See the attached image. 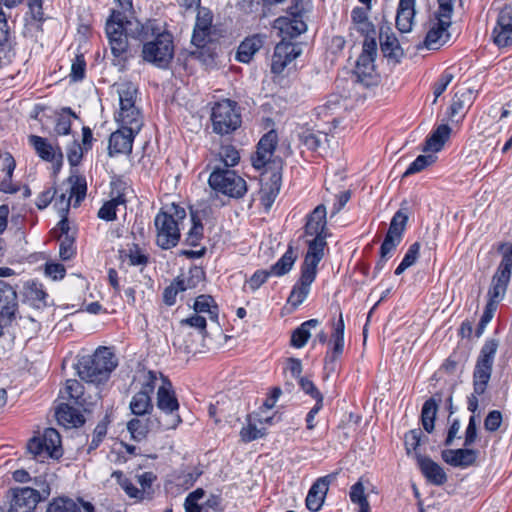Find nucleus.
<instances>
[{
  "mask_svg": "<svg viewBox=\"0 0 512 512\" xmlns=\"http://www.w3.org/2000/svg\"><path fill=\"white\" fill-rule=\"evenodd\" d=\"M118 362L114 353L108 347H99L92 355H85L78 359L75 368L79 377L89 383L100 384L106 382Z\"/></svg>",
  "mask_w": 512,
  "mask_h": 512,
  "instance_id": "obj_1",
  "label": "nucleus"
},
{
  "mask_svg": "<svg viewBox=\"0 0 512 512\" xmlns=\"http://www.w3.org/2000/svg\"><path fill=\"white\" fill-rule=\"evenodd\" d=\"M499 341L489 338L485 341L476 360L473 371V393L468 397L467 408L475 415L478 409V396L485 393L491 378Z\"/></svg>",
  "mask_w": 512,
  "mask_h": 512,
  "instance_id": "obj_2",
  "label": "nucleus"
},
{
  "mask_svg": "<svg viewBox=\"0 0 512 512\" xmlns=\"http://www.w3.org/2000/svg\"><path fill=\"white\" fill-rule=\"evenodd\" d=\"M125 15L113 10L106 21L105 31L108 38L111 53L113 55L112 65L124 70L127 62L132 57L129 50L128 37L126 33Z\"/></svg>",
  "mask_w": 512,
  "mask_h": 512,
  "instance_id": "obj_3",
  "label": "nucleus"
},
{
  "mask_svg": "<svg viewBox=\"0 0 512 512\" xmlns=\"http://www.w3.org/2000/svg\"><path fill=\"white\" fill-rule=\"evenodd\" d=\"M161 385L158 387L156 406L159 415L156 416L157 429L166 431L175 429L182 419L179 415V402L169 378L160 374Z\"/></svg>",
  "mask_w": 512,
  "mask_h": 512,
  "instance_id": "obj_4",
  "label": "nucleus"
},
{
  "mask_svg": "<svg viewBox=\"0 0 512 512\" xmlns=\"http://www.w3.org/2000/svg\"><path fill=\"white\" fill-rule=\"evenodd\" d=\"M141 57L143 61L157 68L165 69L174 57L173 36L167 30L142 46Z\"/></svg>",
  "mask_w": 512,
  "mask_h": 512,
  "instance_id": "obj_5",
  "label": "nucleus"
},
{
  "mask_svg": "<svg viewBox=\"0 0 512 512\" xmlns=\"http://www.w3.org/2000/svg\"><path fill=\"white\" fill-rule=\"evenodd\" d=\"M211 120L213 131L226 135L237 130L242 123L240 108L237 102L223 99L212 107Z\"/></svg>",
  "mask_w": 512,
  "mask_h": 512,
  "instance_id": "obj_6",
  "label": "nucleus"
},
{
  "mask_svg": "<svg viewBox=\"0 0 512 512\" xmlns=\"http://www.w3.org/2000/svg\"><path fill=\"white\" fill-rule=\"evenodd\" d=\"M209 186L216 192L240 199L247 192L246 181L234 170L216 167L208 179Z\"/></svg>",
  "mask_w": 512,
  "mask_h": 512,
  "instance_id": "obj_7",
  "label": "nucleus"
},
{
  "mask_svg": "<svg viewBox=\"0 0 512 512\" xmlns=\"http://www.w3.org/2000/svg\"><path fill=\"white\" fill-rule=\"evenodd\" d=\"M119 96L120 110L116 120L124 124L143 125V118L135 102L138 95V86L132 81H122L115 84Z\"/></svg>",
  "mask_w": 512,
  "mask_h": 512,
  "instance_id": "obj_8",
  "label": "nucleus"
},
{
  "mask_svg": "<svg viewBox=\"0 0 512 512\" xmlns=\"http://www.w3.org/2000/svg\"><path fill=\"white\" fill-rule=\"evenodd\" d=\"M27 450L39 462L48 458L59 459L63 455L61 436L56 429L46 428L42 435L28 441Z\"/></svg>",
  "mask_w": 512,
  "mask_h": 512,
  "instance_id": "obj_9",
  "label": "nucleus"
},
{
  "mask_svg": "<svg viewBox=\"0 0 512 512\" xmlns=\"http://www.w3.org/2000/svg\"><path fill=\"white\" fill-rule=\"evenodd\" d=\"M41 485V491L31 487L11 489L12 499L9 512H33L37 504L50 494L49 485L45 482H41Z\"/></svg>",
  "mask_w": 512,
  "mask_h": 512,
  "instance_id": "obj_10",
  "label": "nucleus"
},
{
  "mask_svg": "<svg viewBox=\"0 0 512 512\" xmlns=\"http://www.w3.org/2000/svg\"><path fill=\"white\" fill-rule=\"evenodd\" d=\"M278 143V135L275 130H270L265 133L257 144L256 152L251 156L252 166L257 169H265V173L272 169L276 170L277 167L282 169L280 160H272L271 157L274 154Z\"/></svg>",
  "mask_w": 512,
  "mask_h": 512,
  "instance_id": "obj_11",
  "label": "nucleus"
},
{
  "mask_svg": "<svg viewBox=\"0 0 512 512\" xmlns=\"http://www.w3.org/2000/svg\"><path fill=\"white\" fill-rule=\"evenodd\" d=\"M154 224L157 230V245L168 250L175 247L180 240V229L178 224L173 220L172 216L160 210L155 219Z\"/></svg>",
  "mask_w": 512,
  "mask_h": 512,
  "instance_id": "obj_12",
  "label": "nucleus"
},
{
  "mask_svg": "<svg viewBox=\"0 0 512 512\" xmlns=\"http://www.w3.org/2000/svg\"><path fill=\"white\" fill-rule=\"evenodd\" d=\"M121 127L113 132L109 137L108 155L114 157L117 154H130L133 148L135 136L142 128L141 124H124L120 123Z\"/></svg>",
  "mask_w": 512,
  "mask_h": 512,
  "instance_id": "obj_13",
  "label": "nucleus"
},
{
  "mask_svg": "<svg viewBox=\"0 0 512 512\" xmlns=\"http://www.w3.org/2000/svg\"><path fill=\"white\" fill-rule=\"evenodd\" d=\"M124 22L126 24V33L130 38L142 43V46L166 30L156 19H147L145 22H141L138 19L128 20L125 17Z\"/></svg>",
  "mask_w": 512,
  "mask_h": 512,
  "instance_id": "obj_14",
  "label": "nucleus"
},
{
  "mask_svg": "<svg viewBox=\"0 0 512 512\" xmlns=\"http://www.w3.org/2000/svg\"><path fill=\"white\" fill-rule=\"evenodd\" d=\"M18 311V296L16 289L4 280H0V336L2 324L11 323Z\"/></svg>",
  "mask_w": 512,
  "mask_h": 512,
  "instance_id": "obj_15",
  "label": "nucleus"
},
{
  "mask_svg": "<svg viewBox=\"0 0 512 512\" xmlns=\"http://www.w3.org/2000/svg\"><path fill=\"white\" fill-rule=\"evenodd\" d=\"M28 140L42 160L53 164L54 173L59 172L63 164V153L60 147L54 148L46 138L37 135H30Z\"/></svg>",
  "mask_w": 512,
  "mask_h": 512,
  "instance_id": "obj_16",
  "label": "nucleus"
},
{
  "mask_svg": "<svg viewBox=\"0 0 512 512\" xmlns=\"http://www.w3.org/2000/svg\"><path fill=\"white\" fill-rule=\"evenodd\" d=\"M493 42L499 48L512 46V8H503L492 31Z\"/></svg>",
  "mask_w": 512,
  "mask_h": 512,
  "instance_id": "obj_17",
  "label": "nucleus"
},
{
  "mask_svg": "<svg viewBox=\"0 0 512 512\" xmlns=\"http://www.w3.org/2000/svg\"><path fill=\"white\" fill-rule=\"evenodd\" d=\"M451 26V18L439 16L435 13V21L431 23L424 39V46L429 50L438 49L446 43L450 37L448 28Z\"/></svg>",
  "mask_w": 512,
  "mask_h": 512,
  "instance_id": "obj_18",
  "label": "nucleus"
},
{
  "mask_svg": "<svg viewBox=\"0 0 512 512\" xmlns=\"http://www.w3.org/2000/svg\"><path fill=\"white\" fill-rule=\"evenodd\" d=\"M335 479V474L318 478L310 487L305 504L308 510L317 512L322 508L329 484Z\"/></svg>",
  "mask_w": 512,
  "mask_h": 512,
  "instance_id": "obj_19",
  "label": "nucleus"
},
{
  "mask_svg": "<svg viewBox=\"0 0 512 512\" xmlns=\"http://www.w3.org/2000/svg\"><path fill=\"white\" fill-rule=\"evenodd\" d=\"M328 236H313V239L307 241V252L301 265V270L317 274V267L324 257V249L327 246Z\"/></svg>",
  "mask_w": 512,
  "mask_h": 512,
  "instance_id": "obj_20",
  "label": "nucleus"
},
{
  "mask_svg": "<svg viewBox=\"0 0 512 512\" xmlns=\"http://www.w3.org/2000/svg\"><path fill=\"white\" fill-rule=\"evenodd\" d=\"M213 14L209 8L198 7V13L192 34V43L197 47L205 45L211 34Z\"/></svg>",
  "mask_w": 512,
  "mask_h": 512,
  "instance_id": "obj_21",
  "label": "nucleus"
},
{
  "mask_svg": "<svg viewBox=\"0 0 512 512\" xmlns=\"http://www.w3.org/2000/svg\"><path fill=\"white\" fill-rule=\"evenodd\" d=\"M390 27H381L379 33L380 48L385 58L394 65L399 64L404 51L394 33H389Z\"/></svg>",
  "mask_w": 512,
  "mask_h": 512,
  "instance_id": "obj_22",
  "label": "nucleus"
},
{
  "mask_svg": "<svg viewBox=\"0 0 512 512\" xmlns=\"http://www.w3.org/2000/svg\"><path fill=\"white\" fill-rule=\"evenodd\" d=\"M478 451L469 447L459 449H445L441 452L442 460L452 466L468 468L476 463Z\"/></svg>",
  "mask_w": 512,
  "mask_h": 512,
  "instance_id": "obj_23",
  "label": "nucleus"
},
{
  "mask_svg": "<svg viewBox=\"0 0 512 512\" xmlns=\"http://www.w3.org/2000/svg\"><path fill=\"white\" fill-rule=\"evenodd\" d=\"M300 54L295 46L289 42H280L275 46L272 56L271 71L274 74H280L286 66L291 63Z\"/></svg>",
  "mask_w": 512,
  "mask_h": 512,
  "instance_id": "obj_24",
  "label": "nucleus"
},
{
  "mask_svg": "<svg viewBox=\"0 0 512 512\" xmlns=\"http://www.w3.org/2000/svg\"><path fill=\"white\" fill-rule=\"evenodd\" d=\"M417 464L423 476L433 485L441 486L447 482L444 469L428 456L416 454Z\"/></svg>",
  "mask_w": 512,
  "mask_h": 512,
  "instance_id": "obj_25",
  "label": "nucleus"
},
{
  "mask_svg": "<svg viewBox=\"0 0 512 512\" xmlns=\"http://www.w3.org/2000/svg\"><path fill=\"white\" fill-rule=\"evenodd\" d=\"M326 207L320 204L307 216L304 227L305 236H329L326 221Z\"/></svg>",
  "mask_w": 512,
  "mask_h": 512,
  "instance_id": "obj_26",
  "label": "nucleus"
},
{
  "mask_svg": "<svg viewBox=\"0 0 512 512\" xmlns=\"http://www.w3.org/2000/svg\"><path fill=\"white\" fill-rule=\"evenodd\" d=\"M317 274L301 270L300 278L293 286L292 291L288 297V303L294 308L301 305L307 298L310 292V286L314 282Z\"/></svg>",
  "mask_w": 512,
  "mask_h": 512,
  "instance_id": "obj_27",
  "label": "nucleus"
},
{
  "mask_svg": "<svg viewBox=\"0 0 512 512\" xmlns=\"http://www.w3.org/2000/svg\"><path fill=\"white\" fill-rule=\"evenodd\" d=\"M15 43L11 37L7 17L0 19V66L12 63L15 58Z\"/></svg>",
  "mask_w": 512,
  "mask_h": 512,
  "instance_id": "obj_28",
  "label": "nucleus"
},
{
  "mask_svg": "<svg viewBox=\"0 0 512 512\" xmlns=\"http://www.w3.org/2000/svg\"><path fill=\"white\" fill-rule=\"evenodd\" d=\"M46 512H95V508L90 502H77L68 497H58L48 504Z\"/></svg>",
  "mask_w": 512,
  "mask_h": 512,
  "instance_id": "obj_29",
  "label": "nucleus"
},
{
  "mask_svg": "<svg viewBox=\"0 0 512 512\" xmlns=\"http://www.w3.org/2000/svg\"><path fill=\"white\" fill-rule=\"evenodd\" d=\"M281 182L282 174L280 167H277L276 170L271 171L269 182L264 183L260 190V200L266 210L270 209L279 194Z\"/></svg>",
  "mask_w": 512,
  "mask_h": 512,
  "instance_id": "obj_30",
  "label": "nucleus"
},
{
  "mask_svg": "<svg viewBox=\"0 0 512 512\" xmlns=\"http://www.w3.org/2000/svg\"><path fill=\"white\" fill-rule=\"evenodd\" d=\"M415 16V0H399L396 14V27L402 32H410Z\"/></svg>",
  "mask_w": 512,
  "mask_h": 512,
  "instance_id": "obj_31",
  "label": "nucleus"
},
{
  "mask_svg": "<svg viewBox=\"0 0 512 512\" xmlns=\"http://www.w3.org/2000/svg\"><path fill=\"white\" fill-rule=\"evenodd\" d=\"M375 57L360 55L355 66V74L358 81L365 86H371L376 83L375 75Z\"/></svg>",
  "mask_w": 512,
  "mask_h": 512,
  "instance_id": "obj_32",
  "label": "nucleus"
},
{
  "mask_svg": "<svg viewBox=\"0 0 512 512\" xmlns=\"http://www.w3.org/2000/svg\"><path fill=\"white\" fill-rule=\"evenodd\" d=\"M264 36L255 34L247 37L238 47L236 59L242 63H249L254 54L263 46Z\"/></svg>",
  "mask_w": 512,
  "mask_h": 512,
  "instance_id": "obj_33",
  "label": "nucleus"
},
{
  "mask_svg": "<svg viewBox=\"0 0 512 512\" xmlns=\"http://www.w3.org/2000/svg\"><path fill=\"white\" fill-rule=\"evenodd\" d=\"M451 128L448 124H440L437 128L426 138L423 152H439L445 142L449 139Z\"/></svg>",
  "mask_w": 512,
  "mask_h": 512,
  "instance_id": "obj_34",
  "label": "nucleus"
},
{
  "mask_svg": "<svg viewBox=\"0 0 512 512\" xmlns=\"http://www.w3.org/2000/svg\"><path fill=\"white\" fill-rule=\"evenodd\" d=\"M56 418L60 424L65 426L79 427L85 423V418L80 411L66 403L58 406Z\"/></svg>",
  "mask_w": 512,
  "mask_h": 512,
  "instance_id": "obj_35",
  "label": "nucleus"
},
{
  "mask_svg": "<svg viewBox=\"0 0 512 512\" xmlns=\"http://www.w3.org/2000/svg\"><path fill=\"white\" fill-rule=\"evenodd\" d=\"M153 428H157L156 417L146 420L133 418L127 423V430L131 434L132 439L137 442L144 440L148 432Z\"/></svg>",
  "mask_w": 512,
  "mask_h": 512,
  "instance_id": "obj_36",
  "label": "nucleus"
},
{
  "mask_svg": "<svg viewBox=\"0 0 512 512\" xmlns=\"http://www.w3.org/2000/svg\"><path fill=\"white\" fill-rule=\"evenodd\" d=\"M299 142L310 151H318L329 139L326 133L306 129L299 133Z\"/></svg>",
  "mask_w": 512,
  "mask_h": 512,
  "instance_id": "obj_37",
  "label": "nucleus"
},
{
  "mask_svg": "<svg viewBox=\"0 0 512 512\" xmlns=\"http://www.w3.org/2000/svg\"><path fill=\"white\" fill-rule=\"evenodd\" d=\"M119 259L128 260L130 266L145 267L149 262V256L136 243L130 244L128 249H120Z\"/></svg>",
  "mask_w": 512,
  "mask_h": 512,
  "instance_id": "obj_38",
  "label": "nucleus"
},
{
  "mask_svg": "<svg viewBox=\"0 0 512 512\" xmlns=\"http://www.w3.org/2000/svg\"><path fill=\"white\" fill-rule=\"evenodd\" d=\"M320 324L318 319H309L303 322L299 327H297L291 335L290 344L295 348L304 347L310 336V330L312 328H316Z\"/></svg>",
  "mask_w": 512,
  "mask_h": 512,
  "instance_id": "obj_39",
  "label": "nucleus"
},
{
  "mask_svg": "<svg viewBox=\"0 0 512 512\" xmlns=\"http://www.w3.org/2000/svg\"><path fill=\"white\" fill-rule=\"evenodd\" d=\"M120 205H126V198L124 193L118 192V194L112 199L106 201L101 208L98 210V218L111 222L117 218V208Z\"/></svg>",
  "mask_w": 512,
  "mask_h": 512,
  "instance_id": "obj_40",
  "label": "nucleus"
},
{
  "mask_svg": "<svg viewBox=\"0 0 512 512\" xmlns=\"http://www.w3.org/2000/svg\"><path fill=\"white\" fill-rule=\"evenodd\" d=\"M437 411L438 404L433 397L424 402L421 410V422L427 433H432L434 431Z\"/></svg>",
  "mask_w": 512,
  "mask_h": 512,
  "instance_id": "obj_41",
  "label": "nucleus"
},
{
  "mask_svg": "<svg viewBox=\"0 0 512 512\" xmlns=\"http://www.w3.org/2000/svg\"><path fill=\"white\" fill-rule=\"evenodd\" d=\"M296 259L297 256L294 253V248L292 244H289L282 257L271 266L270 271L272 275L283 276L287 274L292 269Z\"/></svg>",
  "mask_w": 512,
  "mask_h": 512,
  "instance_id": "obj_42",
  "label": "nucleus"
},
{
  "mask_svg": "<svg viewBox=\"0 0 512 512\" xmlns=\"http://www.w3.org/2000/svg\"><path fill=\"white\" fill-rule=\"evenodd\" d=\"M129 407L132 414L136 416L150 414L153 410L151 396L146 394V392H137L132 397Z\"/></svg>",
  "mask_w": 512,
  "mask_h": 512,
  "instance_id": "obj_43",
  "label": "nucleus"
},
{
  "mask_svg": "<svg viewBox=\"0 0 512 512\" xmlns=\"http://www.w3.org/2000/svg\"><path fill=\"white\" fill-rule=\"evenodd\" d=\"M509 282V277L495 272L491 287L488 290V298L500 302L505 296Z\"/></svg>",
  "mask_w": 512,
  "mask_h": 512,
  "instance_id": "obj_44",
  "label": "nucleus"
},
{
  "mask_svg": "<svg viewBox=\"0 0 512 512\" xmlns=\"http://www.w3.org/2000/svg\"><path fill=\"white\" fill-rule=\"evenodd\" d=\"M77 119V114L70 107H63L57 116L54 131L57 135H69L71 133V118Z\"/></svg>",
  "mask_w": 512,
  "mask_h": 512,
  "instance_id": "obj_45",
  "label": "nucleus"
},
{
  "mask_svg": "<svg viewBox=\"0 0 512 512\" xmlns=\"http://www.w3.org/2000/svg\"><path fill=\"white\" fill-rule=\"evenodd\" d=\"M349 496L351 502L359 506L358 512H370V504L361 481L351 486Z\"/></svg>",
  "mask_w": 512,
  "mask_h": 512,
  "instance_id": "obj_46",
  "label": "nucleus"
},
{
  "mask_svg": "<svg viewBox=\"0 0 512 512\" xmlns=\"http://www.w3.org/2000/svg\"><path fill=\"white\" fill-rule=\"evenodd\" d=\"M247 425L240 430V437L244 443H249L266 435L265 428H257L252 415H247Z\"/></svg>",
  "mask_w": 512,
  "mask_h": 512,
  "instance_id": "obj_47",
  "label": "nucleus"
},
{
  "mask_svg": "<svg viewBox=\"0 0 512 512\" xmlns=\"http://www.w3.org/2000/svg\"><path fill=\"white\" fill-rule=\"evenodd\" d=\"M407 221L408 216L402 210H398L391 219L386 235L402 240Z\"/></svg>",
  "mask_w": 512,
  "mask_h": 512,
  "instance_id": "obj_48",
  "label": "nucleus"
},
{
  "mask_svg": "<svg viewBox=\"0 0 512 512\" xmlns=\"http://www.w3.org/2000/svg\"><path fill=\"white\" fill-rule=\"evenodd\" d=\"M191 220L192 227L187 233V237L185 239V243L189 246L195 247L198 246L201 239L203 238V224L200 218L197 216V213L191 210Z\"/></svg>",
  "mask_w": 512,
  "mask_h": 512,
  "instance_id": "obj_49",
  "label": "nucleus"
},
{
  "mask_svg": "<svg viewBox=\"0 0 512 512\" xmlns=\"http://www.w3.org/2000/svg\"><path fill=\"white\" fill-rule=\"evenodd\" d=\"M205 277V272L200 267H192L188 272L187 277H177L176 280L178 283L183 284V291L188 289H194L198 286V284L203 281Z\"/></svg>",
  "mask_w": 512,
  "mask_h": 512,
  "instance_id": "obj_50",
  "label": "nucleus"
},
{
  "mask_svg": "<svg viewBox=\"0 0 512 512\" xmlns=\"http://www.w3.org/2000/svg\"><path fill=\"white\" fill-rule=\"evenodd\" d=\"M74 177L69 178V182L71 183L69 189L66 190V192L69 191L70 197H75V204L74 206L78 205L81 201L84 200L86 196L87 191V184L86 180L83 177L75 176V180L73 181Z\"/></svg>",
  "mask_w": 512,
  "mask_h": 512,
  "instance_id": "obj_51",
  "label": "nucleus"
},
{
  "mask_svg": "<svg viewBox=\"0 0 512 512\" xmlns=\"http://www.w3.org/2000/svg\"><path fill=\"white\" fill-rule=\"evenodd\" d=\"M436 159L437 157L433 154L419 155L403 173V177H408L415 173L421 172L426 167L432 165Z\"/></svg>",
  "mask_w": 512,
  "mask_h": 512,
  "instance_id": "obj_52",
  "label": "nucleus"
},
{
  "mask_svg": "<svg viewBox=\"0 0 512 512\" xmlns=\"http://www.w3.org/2000/svg\"><path fill=\"white\" fill-rule=\"evenodd\" d=\"M219 157L227 169L237 165L240 160L239 151L230 144L221 146Z\"/></svg>",
  "mask_w": 512,
  "mask_h": 512,
  "instance_id": "obj_53",
  "label": "nucleus"
},
{
  "mask_svg": "<svg viewBox=\"0 0 512 512\" xmlns=\"http://www.w3.org/2000/svg\"><path fill=\"white\" fill-rule=\"evenodd\" d=\"M26 296L29 300L34 302L37 308L46 306V298L48 294L44 291L42 284L33 282L27 289Z\"/></svg>",
  "mask_w": 512,
  "mask_h": 512,
  "instance_id": "obj_54",
  "label": "nucleus"
},
{
  "mask_svg": "<svg viewBox=\"0 0 512 512\" xmlns=\"http://www.w3.org/2000/svg\"><path fill=\"white\" fill-rule=\"evenodd\" d=\"M471 97L472 92L470 90H466L462 93H455L449 108V115L451 117H455L456 115L461 113L465 107L466 102L470 101Z\"/></svg>",
  "mask_w": 512,
  "mask_h": 512,
  "instance_id": "obj_55",
  "label": "nucleus"
},
{
  "mask_svg": "<svg viewBox=\"0 0 512 512\" xmlns=\"http://www.w3.org/2000/svg\"><path fill=\"white\" fill-rule=\"evenodd\" d=\"M333 346L331 351L325 355V369L333 370V364L339 358L344 350V339H332Z\"/></svg>",
  "mask_w": 512,
  "mask_h": 512,
  "instance_id": "obj_56",
  "label": "nucleus"
},
{
  "mask_svg": "<svg viewBox=\"0 0 512 512\" xmlns=\"http://www.w3.org/2000/svg\"><path fill=\"white\" fill-rule=\"evenodd\" d=\"M86 151L83 149L81 144L74 139L71 145L67 148V159L71 166H78L83 158Z\"/></svg>",
  "mask_w": 512,
  "mask_h": 512,
  "instance_id": "obj_57",
  "label": "nucleus"
},
{
  "mask_svg": "<svg viewBox=\"0 0 512 512\" xmlns=\"http://www.w3.org/2000/svg\"><path fill=\"white\" fill-rule=\"evenodd\" d=\"M42 4L43 0H28L27 14H30L31 19L37 23V28H40L45 20Z\"/></svg>",
  "mask_w": 512,
  "mask_h": 512,
  "instance_id": "obj_58",
  "label": "nucleus"
},
{
  "mask_svg": "<svg viewBox=\"0 0 512 512\" xmlns=\"http://www.w3.org/2000/svg\"><path fill=\"white\" fill-rule=\"evenodd\" d=\"M86 61L83 55H76L72 62L70 77L73 81H81L85 77Z\"/></svg>",
  "mask_w": 512,
  "mask_h": 512,
  "instance_id": "obj_59",
  "label": "nucleus"
},
{
  "mask_svg": "<svg viewBox=\"0 0 512 512\" xmlns=\"http://www.w3.org/2000/svg\"><path fill=\"white\" fill-rule=\"evenodd\" d=\"M216 305L214 299L210 295L202 294L198 296L194 302L193 309L196 313L211 312V309Z\"/></svg>",
  "mask_w": 512,
  "mask_h": 512,
  "instance_id": "obj_60",
  "label": "nucleus"
},
{
  "mask_svg": "<svg viewBox=\"0 0 512 512\" xmlns=\"http://www.w3.org/2000/svg\"><path fill=\"white\" fill-rule=\"evenodd\" d=\"M107 434V424L103 421L99 422L93 432L92 440L88 447V453L97 449Z\"/></svg>",
  "mask_w": 512,
  "mask_h": 512,
  "instance_id": "obj_61",
  "label": "nucleus"
},
{
  "mask_svg": "<svg viewBox=\"0 0 512 512\" xmlns=\"http://www.w3.org/2000/svg\"><path fill=\"white\" fill-rule=\"evenodd\" d=\"M183 291V284L178 283L175 279L163 292V301L166 305L172 306L176 302V296Z\"/></svg>",
  "mask_w": 512,
  "mask_h": 512,
  "instance_id": "obj_62",
  "label": "nucleus"
},
{
  "mask_svg": "<svg viewBox=\"0 0 512 512\" xmlns=\"http://www.w3.org/2000/svg\"><path fill=\"white\" fill-rule=\"evenodd\" d=\"M421 436L422 431L420 429H413L405 434L404 442L408 454H410L411 451H415L420 445Z\"/></svg>",
  "mask_w": 512,
  "mask_h": 512,
  "instance_id": "obj_63",
  "label": "nucleus"
},
{
  "mask_svg": "<svg viewBox=\"0 0 512 512\" xmlns=\"http://www.w3.org/2000/svg\"><path fill=\"white\" fill-rule=\"evenodd\" d=\"M512 269V243L508 249L503 253L502 260L496 270V273L502 274L511 278Z\"/></svg>",
  "mask_w": 512,
  "mask_h": 512,
  "instance_id": "obj_64",
  "label": "nucleus"
}]
</instances>
